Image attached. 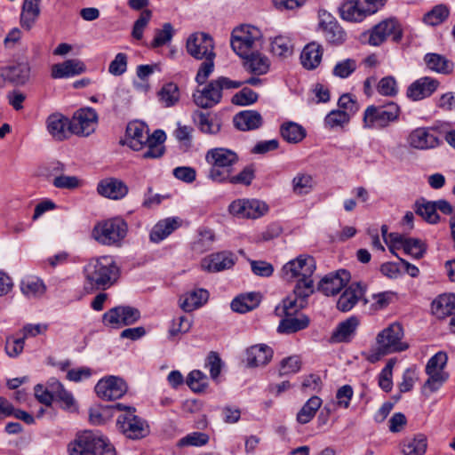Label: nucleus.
I'll list each match as a JSON object with an SVG mask.
<instances>
[{
	"instance_id": "nucleus-1",
	"label": "nucleus",
	"mask_w": 455,
	"mask_h": 455,
	"mask_svg": "<svg viewBox=\"0 0 455 455\" xmlns=\"http://www.w3.org/2000/svg\"><path fill=\"white\" fill-rule=\"evenodd\" d=\"M316 266L313 257L299 255L287 262L282 268V277L288 281H296L294 292L300 298H307L314 292L312 275Z\"/></svg>"
},
{
	"instance_id": "nucleus-2",
	"label": "nucleus",
	"mask_w": 455,
	"mask_h": 455,
	"mask_svg": "<svg viewBox=\"0 0 455 455\" xmlns=\"http://www.w3.org/2000/svg\"><path fill=\"white\" fill-rule=\"evenodd\" d=\"M86 290H106L113 285L119 269L111 256L92 259L84 267Z\"/></svg>"
},
{
	"instance_id": "nucleus-3",
	"label": "nucleus",
	"mask_w": 455,
	"mask_h": 455,
	"mask_svg": "<svg viewBox=\"0 0 455 455\" xmlns=\"http://www.w3.org/2000/svg\"><path fill=\"white\" fill-rule=\"evenodd\" d=\"M403 329L400 323L389 324L377 335V346L369 352L367 360L374 363L388 354L404 351L408 345L403 341Z\"/></svg>"
},
{
	"instance_id": "nucleus-4",
	"label": "nucleus",
	"mask_w": 455,
	"mask_h": 455,
	"mask_svg": "<svg viewBox=\"0 0 455 455\" xmlns=\"http://www.w3.org/2000/svg\"><path fill=\"white\" fill-rule=\"evenodd\" d=\"M205 160L211 165L208 178L213 182L223 183L229 179L233 165L238 162V156L228 148H216L207 151Z\"/></svg>"
},
{
	"instance_id": "nucleus-5",
	"label": "nucleus",
	"mask_w": 455,
	"mask_h": 455,
	"mask_svg": "<svg viewBox=\"0 0 455 455\" xmlns=\"http://www.w3.org/2000/svg\"><path fill=\"white\" fill-rule=\"evenodd\" d=\"M400 107L395 102L384 106H369L363 113V123L366 129H384L399 119Z\"/></svg>"
},
{
	"instance_id": "nucleus-6",
	"label": "nucleus",
	"mask_w": 455,
	"mask_h": 455,
	"mask_svg": "<svg viewBox=\"0 0 455 455\" xmlns=\"http://www.w3.org/2000/svg\"><path fill=\"white\" fill-rule=\"evenodd\" d=\"M448 356L444 352L434 355L427 363L425 371L428 376L422 387L425 395L436 392L449 379V373L444 371Z\"/></svg>"
},
{
	"instance_id": "nucleus-7",
	"label": "nucleus",
	"mask_w": 455,
	"mask_h": 455,
	"mask_svg": "<svg viewBox=\"0 0 455 455\" xmlns=\"http://www.w3.org/2000/svg\"><path fill=\"white\" fill-rule=\"evenodd\" d=\"M385 4L386 0H347L339 7L340 17L349 22H362Z\"/></svg>"
},
{
	"instance_id": "nucleus-8",
	"label": "nucleus",
	"mask_w": 455,
	"mask_h": 455,
	"mask_svg": "<svg viewBox=\"0 0 455 455\" xmlns=\"http://www.w3.org/2000/svg\"><path fill=\"white\" fill-rule=\"evenodd\" d=\"M127 224L120 218H113L98 224L92 231L93 237L104 245H117L127 234Z\"/></svg>"
},
{
	"instance_id": "nucleus-9",
	"label": "nucleus",
	"mask_w": 455,
	"mask_h": 455,
	"mask_svg": "<svg viewBox=\"0 0 455 455\" xmlns=\"http://www.w3.org/2000/svg\"><path fill=\"white\" fill-rule=\"evenodd\" d=\"M261 38L260 30L253 26L243 25L232 32L231 47L234 52L242 56L253 51Z\"/></svg>"
},
{
	"instance_id": "nucleus-10",
	"label": "nucleus",
	"mask_w": 455,
	"mask_h": 455,
	"mask_svg": "<svg viewBox=\"0 0 455 455\" xmlns=\"http://www.w3.org/2000/svg\"><path fill=\"white\" fill-rule=\"evenodd\" d=\"M402 29L399 23L395 19H387L375 25L371 30L363 34L369 44L372 46L380 45L388 36H393V40L398 42L402 38Z\"/></svg>"
},
{
	"instance_id": "nucleus-11",
	"label": "nucleus",
	"mask_w": 455,
	"mask_h": 455,
	"mask_svg": "<svg viewBox=\"0 0 455 455\" xmlns=\"http://www.w3.org/2000/svg\"><path fill=\"white\" fill-rule=\"evenodd\" d=\"M268 211L267 204L258 199H236L228 206V212L239 219H258Z\"/></svg>"
},
{
	"instance_id": "nucleus-12",
	"label": "nucleus",
	"mask_w": 455,
	"mask_h": 455,
	"mask_svg": "<svg viewBox=\"0 0 455 455\" xmlns=\"http://www.w3.org/2000/svg\"><path fill=\"white\" fill-rule=\"evenodd\" d=\"M118 430L127 438L140 439L147 435L148 428L145 421L135 415V409H128L116 419Z\"/></svg>"
},
{
	"instance_id": "nucleus-13",
	"label": "nucleus",
	"mask_w": 455,
	"mask_h": 455,
	"mask_svg": "<svg viewBox=\"0 0 455 455\" xmlns=\"http://www.w3.org/2000/svg\"><path fill=\"white\" fill-rule=\"evenodd\" d=\"M188 53L196 60L215 57L212 37L204 32L191 34L186 42Z\"/></svg>"
},
{
	"instance_id": "nucleus-14",
	"label": "nucleus",
	"mask_w": 455,
	"mask_h": 455,
	"mask_svg": "<svg viewBox=\"0 0 455 455\" xmlns=\"http://www.w3.org/2000/svg\"><path fill=\"white\" fill-rule=\"evenodd\" d=\"M97 123L98 115L93 108H82L70 119L69 129L72 134L86 137L94 132Z\"/></svg>"
},
{
	"instance_id": "nucleus-15",
	"label": "nucleus",
	"mask_w": 455,
	"mask_h": 455,
	"mask_svg": "<svg viewBox=\"0 0 455 455\" xmlns=\"http://www.w3.org/2000/svg\"><path fill=\"white\" fill-rule=\"evenodd\" d=\"M319 28L325 40L331 44H341L346 41L347 34L337 20L328 12H319Z\"/></svg>"
},
{
	"instance_id": "nucleus-16",
	"label": "nucleus",
	"mask_w": 455,
	"mask_h": 455,
	"mask_svg": "<svg viewBox=\"0 0 455 455\" xmlns=\"http://www.w3.org/2000/svg\"><path fill=\"white\" fill-rule=\"evenodd\" d=\"M435 130V126L416 128L409 134L407 142L410 147L415 149L427 150L435 148L441 143L439 138L432 132Z\"/></svg>"
},
{
	"instance_id": "nucleus-17",
	"label": "nucleus",
	"mask_w": 455,
	"mask_h": 455,
	"mask_svg": "<svg viewBox=\"0 0 455 455\" xmlns=\"http://www.w3.org/2000/svg\"><path fill=\"white\" fill-rule=\"evenodd\" d=\"M98 436L94 431L84 430L78 432L75 439L69 443L68 451L69 455H97L96 443Z\"/></svg>"
},
{
	"instance_id": "nucleus-18",
	"label": "nucleus",
	"mask_w": 455,
	"mask_h": 455,
	"mask_svg": "<svg viewBox=\"0 0 455 455\" xmlns=\"http://www.w3.org/2000/svg\"><path fill=\"white\" fill-rule=\"evenodd\" d=\"M126 390L127 387L124 381L116 376L102 379L95 386L98 396L108 401L121 398Z\"/></svg>"
},
{
	"instance_id": "nucleus-19",
	"label": "nucleus",
	"mask_w": 455,
	"mask_h": 455,
	"mask_svg": "<svg viewBox=\"0 0 455 455\" xmlns=\"http://www.w3.org/2000/svg\"><path fill=\"white\" fill-rule=\"evenodd\" d=\"M349 280L350 273L345 269H339L335 273L326 275L320 281L318 290L326 296H333L339 293Z\"/></svg>"
},
{
	"instance_id": "nucleus-20",
	"label": "nucleus",
	"mask_w": 455,
	"mask_h": 455,
	"mask_svg": "<svg viewBox=\"0 0 455 455\" xmlns=\"http://www.w3.org/2000/svg\"><path fill=\"white\" fill-rule=\"evenodd\" d=\"M151 139L149 129L142 122L134 121L126 127V144L134 151L144 148V144Z\"/></svg>"
},
{
	"instance_id": "nucleus-21",
	"label": "nucleus",
	"mask_w": 455,
	"mask_h": 455,
	"mask_svg": "<svg viewBox=\"0 0 455 455\" xmlns=\"http://www.w3.org/2000/svg\"><path fill=\"white\" fill-rule=\"evenodd\" d=\"M439 86L434 78L424 76L413 82L407 89L406 95L413 101L423 100L432 95Z\"/></svg>"
},
{
	"instance_id": "nucleus-22",
	"label": "nucleus",
	"mask_w": 455,
	"mask_h": 455,
	"mask_svg": "<svg viewBox=\"0 0 455 455\" xmlns=\"http://www.w3.org/2000/svg\"><path fill=\"white\" fill-rule=\"evenodd\" d=\"M365 286L361 283L350 284L340 295L337 302V308L341 312L350 311L358 301L363 302Z\"/></svg>"
},
{
	"instance_id": "nucleus-23",
	"label": "nucleus",
	"mask_w": 455,
	"mask_h": 455,
	"mask_svg": "<svg viewBox=\"0 0 455 455\" xmlns=\"http://www.w3.org/2000/svg\"><path fill=\"white\" fill-rule=\"evenodd\" d=\"M222 98L220 87L211 81L204 89L196 90L193 94V100L196 106L202 108H211L217 105Z\"/></svg>"
},
{
	"instance_id": "nucleus-24",
	"label": "nucleus",
	"mask_w": 455,
	"mask_h": 455,
	"mask_svg": "<svg viewBox=\"0 0 455 455\" xmlns=\"http://www.w3.org/2000/svg\"><path fill=\"white\" fill-rule=\"evenodd\" d=\"M70 120L60 113H54L48 116L46 126L48 132L56 140H64L71 133L69 129Z\"/></svg>"
},
{
	"instance_id": "nucleus-25",
	"label": "nucleus",
	"mask_w": 455,
	"mask_h": 455,
	"mask_svg": "<svg viewBox=\"0 0 455 455\" xmlns=\"http://www.w3.org/2000/svg\"><path fill=\"white\" fill-rule=\"evenodd\" d=\"M97 191L104 197L112 200H119L127 195L128 187L120 180L108 178L100 181Z\"/></svg>"
},
{
	"instance_id": "nucleus-26",
	"label": "nucleus",
	"mask_w": 455,
	"mask_h": 455,
	"mask_svg": "<svg viewBox=\"0 0 455 455\" xmlns=\"http://www.w3.org/2000/svg\"><path fill=\"white\" fill-rule=\"evenodd\" d=\"M86 69L84 63L77 59L67 60L52 66L51 76L54 79L67 78L84 73Z\"/></svg>"
},
{
	"instance_id": "nucleus-27",
	"label": "nucleus",
	"mask_w": 455,
	"mask_h": 455,
	"mask_svg": "<svg viewBox=\"0 0 455 455\" xmlns=\"http://www.w3.org/2000/svg\"><path fill=\"white\" fill-rule=\"evenodd\" d=\"M235 264L232 253L221 251L205 257L202 262V267L208 272H220L231 268Z\"/></svg>"
},
{
	"instance_id": "nucleus-28",
	"label": "nucleus",
	"mask_w": 455,
	"mask_h": 455,
	"mask_svg": "<svg viewBox=\"0 0 455 455\" xmlns=\"http://www.w3.org/2000/svg\"><path fill=\"white\" fill-rule=\"evenodd\" d=\"M166 140V135L162 130H156L151 134V139L144 144L141 157L144 159H157L164 154V142Z\"/></svg>"
},
{
	"instance_id": "nucleus-29",
	"label": "nucleus",
	"mask_w": 455,
	"mask_h": 455,
	"mask_svg": "<svg viewBox=\"0 0 455 455\" xmlns=\"http://www.w3.org/2000/svg\"><path fill=\"white\" fill-rule=\"evenodd\" d=\"M273 356V350L265 344L250 347L246 351V363L250 367H259L267 364Z\"/></svg>"
},
{
	"instance_id": "nucleus-30",
	"label": "nucleus",
	"mask_w": 455,
	"mask_h": 455,
	"mask_svg": "<svg viewBox=\"0 0 455 455\" xmlns=\"http://www.w3.org/2000/svg\"><path fill=\"white\" fill-rule=\"evenodd\" d=\"M427 445V435L422 433H418L412 436L404 438L400 443V451L403 455H425Z\"/></svg>"
},
{
	"instance_id": "nucleus-31",
	"label": "nucleus",
	"mask_w": 455,
	"mask_h": 455,
	"mask_svg": "<svg viewBox=\"0 0 455 455\" xmlns=\"http://www.w3.org/2000/svg\"><path fill=\"white\" fill-rule=\"evenodd\" d=\"M360 321L356 316H350L339 323L333 331L331 340L332 342H349L355 335Z\"/></svg>"
},
{
	"instance_id": "nucleus-32",
	"label": "nucleus",
	"mask_w": 455,
	"mask_h": 455,
	"mask_svg": "<svg viewBox=\"0 0 455 455\" xmlns=\"http://www.w3.org/2000/svg\"><path fill=\"white\" fill-rule=\"evenodd\" d=\"M244 60L245 69L255 75L266 74L270 67V61L267 56L258 51H251L247 56H242Z\"/></svg>"
},
{
	"instance_id": "nucleus-33",
	"label": "nucleus",
	"mask_w": 455,
	"mask_h": 455,
	"mask_svg": "<svg viewBox=\"0 0 455 455\" xmlns=\"http://www.w3.org/2000/svg\"><path fill=\"white\" fill-rule=\"evenodd\" d=\"M209 298L208 291L195 289L187 292L180 299L181 308L186 312H191L203 306Z\"/></svg>"
},
{
	"instance_id": "nucleus-34",
	"label": "nucleus",
	"mask_w": 455,
	"mask_h": 455,
	"mask_svg": "<svg viewBox=\"0 0 455 455\" xmlns=\"http://www.w3.org/2000/svg\"><path fill=\"white\" fill-rule=\"evenodd\" d=\"M180 226L179 218H167L154 226L150 232V240L153 243H159L165 239Z\"/></svg>"
},
{
	"instance_id": "nucleus-35",
	"label": "nucleus",
	"mask_w": 455,
	"mask_h": 455,
	"mask_svg": "<svg viewBox=\"0 0 455 455\" xmlns=\"http://www.w3.org/2000/svg\"><path fill=\"white\" fill-rule=\"evenodd\" d=\"M323 48L320 44L312 42L307 44L300 54L302 66L307 69H315L322 60Z\"/></svg>"
},
{
	"instance_id": "nucleus-36",
	"label": "nucleus",
	"mask_w": 455,
	"mask_h": 455,
	"mask_svg": "<svg viewBox=\"0 0 455 455\" xmlns=\"http://www.w3.org/2000/svg\"><path fill=\"white\" fill-rule=\"evenodd\" d=\"M432 313L437 318H445L455 313V294L440 295L432 302Z\"/></svg>"
},
{
	"instance_id": "nucleus-37",
	"label": "nucleus",
	"mask_w": 455,
	"mask_h": 455,
	"mask_svg": "<svg viewBox=\"0 0 455 455\" xmlns=\"http://www.w3.org/2000/svg\"><path fill=\"white\" fill-rule=\"evenodd\" d=\"M235 126L241 131H250L259 128L262 124L260 114L253 110L242 111L234 117Z\"/></svg>"
},
{
	"instance_id": "nucleus-38",
	"label": "nucleus",
	"mask_w": 455,
	"mask_h": 455,
	"mask_svg": "<svg viewBox=\"0 0 455 455\" xmlns=\"http://www.w3.org/2000/svg\"><path fill=\"white\" fill-rule=\"evenodd\" d=\"M157 99L164 108L176 106L180 100V91L178 84L173 82L164 84L157 92Z\"/></svg>"
},
{
	"instance_id": "nucleus-39",
	"label": "nucleus",
	"mask_w": 455,
	"mask_h": 455,
	"mask_svg": "<svg viewBox=\"0 0 455 455\" xmlns=\"http://www.w3.org/2000/svg\"><path fill=\"white\" fill-rule=\"evenodd\" d=\"M306 298L290 295L283 299L282 303L275 307V314L279 317L292 316L303 307V301Z\"/></svg>"
},
{
	"instance_id": "nucleus-40",
	"label": "nucleus",
	"mask_w": 455,
	"mask_h": 455,
	"mask_svg": "<svg viewBox=\"0 0 455 455\" xmlns=\"http://www.w3.org/2000/svg\"><path fill=\"white\" fill-rule=\"evenodd\" d=\"M309 324V319L306 315L299 317L283 316L277 327L279 333L291 334L306 329Z\"/></svg>"
},
{
	"instance_id": "nucleus-41",
	"label": "nucleus",
	"mask_w": 455,
	"mask_h": 455,
	"mask_svg": "<svg viewBox=\"0 0 455 455\" xmlns=\"http://www.w3.org/2000/svg\"><path fill=\"white\" fill-rule=\"evenodd\" d=\"M45 289L44 282L36 276H27L20 282V291L28 299L41 297Z\"/></svg>"
},
{
	"instance_id": "nucleus-42",
	"label": "nucleus",
	"mask_w": 455,
	"mask_h": 455,
	"mask_svg": "<svg viewBox=\"0 0 455 455\" xmlns=\"http://www.w3.org/2000/svg\"><path fill=\"white\" fill-rule=\"evenodd\" d=\"M41 0H25L22 5L20 23L23 28L30 29L40 14Z\"/></svg>"
},
{
	"instance_id": "nucleus-43",
	"label": "nucleus",
	"mask_w": 455,
	"mask_h": 455,
	"mask_svg": "<svg viewBox=\"0 0 455 455\" xmlns=\"http://www.w3.org/2000/svg\"><path fill=\"white\" fill-rule=\"evenodd\" d=\"M259 304V296L257 293L241 294L231 302V308L237 313H247Z\"/></svg>"
},
{
	"instance_id": "nucleus-44",
	"label": "nucleus",
	"mask_w": 455,
	"mask_h": 455,
	"mask_svg": "<svg viewBox=\"0 0 455 455\" xmlns=\"http://www.w3.org/2000/svg\"><path fill=\"white\" fill-rule=\"evenodd\" d=\"M322 405V399L316 395L310 397L299 411L296 419L299 424H307L312 420Z\"/></svg>"
},
{
	"instance_id": "nucleus-45",
	"label": "nucleus",
	"mask_w": 455,
	"mask_h": 455,
	"mask_svg": "<svg viewBox=\"0 0 455 455\" xmlns=\"http://www.w3.org/2000/svg\"><path fill=\"white\" fill-rule=\"evenodd\" d=\"M7 79L9 82L22 85L29 78L30 67L28 63H18L13 66L6 67Z\"/></svg>"
},
{
	"instance_id": "nucleus-46",
	"label": "nucleus",
	"mask_w": 455,
	"mask_h": 455,
	"mask_svg": "<svg viewBox=\"0 0 455 455\" xmlns=\"http://www.w3.org/2000/svg\"><path fill=\"white\" fill-rule=\"evenodd\" d=\"M50 394L57 400L63 403L67 408H70L74 404V398L72 395L68 392L63 385L56 379L52 378L48 380L46 386Z\"/></svg>"
},
{
	"instance_id": "nucleus-47",
	"label": "nucleus",
	"mask_w": 455,
	"mask_h": 455,
	"mask_svg": "<svg viewBox=\"0 0 455 455\" xmlns=\"http://www.w3.org/2000/svg\"><path fill=\"white\" fill-rule=\"evenodd\" d=\"M416 213L428 223L435 224L440 220L434 201L421 199L416 203Z\"/></svg>"
},
{
	"instance_id": "nucleus-48",
	"label": "nucleus",
	"mask_w": 455,
	"mask_h": 455,
	"mask_svg": "<svg viewBox=\"0 0 455 455\" xmlns=\"http://www.w3.org/2000/svg\"><path fill=\"white\" fill-rule=\"evenodd\" d=\"M427 68L437 73L448 74L451 71V62L443 56L436 53H427L425 56Z\"/></svg>"
},
{
	"instance_id": "nucleus-49",
	"label": "nucleus",
	"mask_w": 455,
	"mask_h": 455,
	"mask_svg": "<svg viewBox=\"0 0 455 455\" xmlns=\"http://www.w3.org/2000/svg\"><path fill=\"white\" fill-rule=\"evenodd\" d=\"M292 191L297 196L308 194L314 188V180L307 173H298L291 180Z\"/></svg>"
},
{
	"instance_id": "nucleus-50",
	"label": "nucleus",
	"mask_w": 455,
	"mask_h": 455,
	"mask_svg": "<svg viewBox=\"0 0 455 455\" xmlns=\"http://www.w3.org/2000/svg\"><path fill=\"white\" fill-rule=\"evenodd\" d=\"M281 134L283 140L290 143H298L305 137V130L299 124L289 122L281 127Z\"/></svg>"
},
{
	"instance_id": "nucleus-51",
	"label": "nucleus",
	"mask_w": 455,
	"mask_h": 455,
	"mask_svg": "<svg viewBox=\"0 0 455 455\" xmlns=\"http://www.w3.org/2000/svg\"><path fill=\"white\" fill-rule=\"evenodd\" d=\"M214 234L211 229H202L197 238L192 243V250L196 253H204L212 248Z\"/></svg>"
},
{
	"instance_id": "nucleus-52",
	"label": "nucleus",
	"mask_w": 455,
	"mask_h": 455,
	"mask_svg": "<svg viewBox=\"0 0 455 455\" xmlns=\"http://www.w3.org/2000/svg\"><path fill=\"white\" fill-rule=\"evenodd\" d=\"M390 303V296L387 292H379L372 294L371 297L363 298V305L368 307L371 313H374L386 308Z\"/></svg>"
},
{
	"instance_id": "nucleus-53",
	"label": "nucleus",
	"mask_w": 455,
	"mask_h": 455,
	"mask_svg": "<svg viewBox=\"0 0 455 455\" xmlns=\"http://www.w3.org/2000/svg\"><path fill=\"white\" fill-rule=\"evenodd\" d=\"M449 13L450 11L446 5L438 4L425 14L424 21L430 26H437L446 20Z\"/></svg>"
},
{
	"instance_id": "nucleus-54",
	"label": "nucleus",
	"mask_w": 455,
	"mask_h": 455,
	"mask_svg": "<svg viewBox=\"0 0 455 455\" xmlns=\"http://www.w3.org/2000/svg\"><path fill=\"white\" fill-rule=\"evenodd\" d=\"M192 325V320L186 315H179L172 319L169 328V335L171 338H177L187 333Z\"/></svg>"
},
{
	"instance_id": "nucleus-55",
	"label": "nucleus",
	"mask_w": 455,
	"mask_h": 455,
	"mask_svg": "<svg viewBox=\"0 0 455 455\" xmlns=\"http://www.w3.org/2000/svg\"><path fill=\"white\" fill-rule=\"evenodd\" d=\"M350 114L341 110H332L324 118V124L330 129L343 127L348 124Z\"/></svg>"
},
{
	"instance_id": "nucleus-56",
	"label": "nucleus",
	"mask_w": 455,
	"mask_h": 455,
	"mask_svg": "<svg viewBox=\"0 0 455 455\" xmlns=\"http://www.w3.org/2000/svg\"><path fill=\"white\" fill-rule=\"evenodd\" d=\"M272 52L279 57H287L292 53L291 42L288 37L278 36L271 42Z\"/></svg>"
},
{
	"instance_id": "nucleus-57",
	"label": "nucleus",
	"mask_w": 455,
	"mask_h": 455,
	"mask_svg": "<svg viewBox=\"0 0 455 455\" xmlns=\"http://www.w3.org/2000/svg\"><path fill=\"white\" fill-rule=\"evenodd\" d=\"M395 364L394 359H389L386 366L382 369L379 376V386L385 392L391 391L393 387L392 375L393 368Z\"/></svg>"
},
{
	"instance_id": "nucleus-58",
	"label": "nucleus",
	"mask_w": 455,
	"mask_h": 455,
	"mask_svg": "<svg viewBox=\"0 0 455 455\" xmlns=\"http://www.w3.org/2000/svg\"><path fill=\"white\" fill-rule=\"evenodd\" d=\"M187 384L194 392H202L207 387V376L200 371H192L187 378Z\"/></svg>"
},
{
	"instance_id": "nucleus-59",
	"label": "nucleus",
	"mask_w": 455,
	"mask_h": 455,
	"mask_svg": "<svg viewBox=\"0 0 455 455\" xmlns=\"http://www.w3.org/2000/svg\"><path fill=\"white\" fill-rule=\"evenodd\" d=\"M195 122L203 132L216 133L220 131V124L213 123L209 115L203 112H198L196 114Z\"/></svg>"
},
{
	"instance_id": "nucleus-60",
	"label": "nucleus",
	"mask_w": 455,
	"mask_h": 455,
	"mask_svg": "<svg viewBox=\"0 0 455 455\" xmlns=\"http://www.w3.org/2000/svg\"><path fill=\"white\" fill-rule=\"evenodd\" d=\"M121 311L122 306L115 307L107 311L102 316L103 323L112 328H121L125 326L123 324V312Z\"/></svg>"
},
{
	"instance_id": "nucleus-61",
	"label": "nucleus",
	"mask_w": 455,
	"mask_h": 455,
	"mask_svg": "<svg viewBox=\"0 0 455 455\" xmlns=\"http://www.w3.org/2000/svg\"><path fill=\"white\" fill-rule=\"evenodd\" d=\"M173 28L171 23H164L162 29L156 30V36L151 43L153 48L160 47L172 40Z\"/></svg>"
},
{
	"instance_id": "nucleus-62",
	"label": "nucleus",
	"mask_w": 455,
	"mask_h": 455,
	"mask_svg": "<svg viewBox=\"0 0 455 455\" xmlns=\"http://www.w3.org/2000/svg\"><path fill=\"white\" fill-rule=\"evenodd\" d=\"M378 92L384 96L393 97L398 92V85L395 77L388 76L383 77L378 84Z\"/></svg>"
},
{
	"instance_id": "nucleus-63",
	"label": "nucleus",
	"mask_w": 455,
	"mask_h": 455,
	"mask_svg": "<svg viewBox=\"0 0 455 455\" xmlns=\"http://www.w3.org/2000/svg\"><path fill=\"white\" fill-rule=\"evenodd\" d=\"M258 100V94L251 89L245 87L232 98V103L238 106H246L254 103Z\"/></svg>"
},
{
	"instance_id": "nucleus-64",
	"label": "nucleus",
	"mask_w": 455,
	"mask_h": 455,
	"mask_svg": "<svg viewBox=\"0 0 455 455\" xmlns=\"http://www.w3.org/2000/svg\"><path fill=\"white\" fill-rule=\"evenodd\" d=\"M403 250L406 254H409L415 259H420L426 251V247L421 240L408 238Z\"/></svg>"
}]
</instances>
